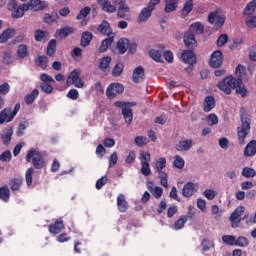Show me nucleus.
<instances>
[{"instance_id":"obj_1","label":"nucleus","mask_w":256,"mask_h":256,"mask_svg":"<svg viewBox=\"0 0 256 256\" xmlns=\"http://www.w3.org/2000/svg\"><path fill=\"white\" fill-rule=\"evenodd\" d=\"M241 126L237 128V135L240 145H245V138L251 133V120L247 114L241 115Z\"/></svg>"},{"instance_id":"obj_2","label":"nucleus","mask_w":256,"mask_h":256,"mask_svg":"<svg viewBox=\"0 0 256 256\" xmlns=\"http://www.w3.org/2000/svg\"><path fill=\"white\" fill-rule=\"evenodd\" d=\"M31 159L35 169H43V167L45 166L43 156L39 153V151L35 149H30V151L26 155V161L28 163H31Z\"/></svg>"},{"instance_id":"obj_3","label":"nucleus","mask_w":256,"mask_h":256,"mask_svg":"<svg viewBox=\"0 0 256 256\" xmlns=\"http://www.w3.org/2000/svg\"><path fill=\"white\" fill-rule=\"evenodd\" d=\"M8 9L12 12V17L15 19H21V17L25 15V11H29V6L27 4L19 6L16 0H11L8 3Z\"/></svg>"},{"instance_id":"obj_4","label":"nucleus","mask_w":256,"mask_h":256,"mask_svg":"<svg viewBox=\"0 0 256 256\" xmlns=\"http://www.w3.org/2000/svg\"><path fill=\"white\" fill-rule=\"evenodd\" d=\"M66 84L74 85L76 89H83L85 87V83L81 79V70L80 69H74L68 76Z\"/></svg>"},{"instance_id":"obj_5","label":"nucleus","mask_w":256,"mask_h":256,"mask_svg":"<svg viewBox=\"0 0 256 256\" xmlns=\"http://www.w3.org/2000/svg\"><path fill=\"white\" fill-rule=\"evenodd\" d=\"M115 107L122 109V115L126 124L131 125L133 123V110L127 107V103L123 101H117L114 103Z\"/></svg>"},{"instance_id":"obj_6","label":"nucleus","mask_w":256,"mask_h":256,"mask_svg":"<svg viewBox=\"0 0 256 256\" xmlns=\"http://www.w3.org/2000/svg\"><path fill=\"white\" fill-rule=\"evenodd\" d=\"M237 79L232 76L226 77L224 80L218 83V89L223 91L226 95H231V89H234Z\"/></svg>"},{"instance_id":"obj_7","label":"nucleus","mask_w":256,"mask_h":256,"mask_svg":"<svg viewBox=\"0 0 256 256\" xmlns=\"http://www.w3.org/2000/svg\"><path fill=\"white\" fill-rule=\"evenodd\" d=\"M123 91H125V88L122 84L111 83L106 90V95L109 99H115V97H117V95H121Z\"/></svg>"},{"instance_id":"obj_8","label":"nucleus","mask_w":256,"mask_h":256,"mask_svg":"<svg viewBox=\"0 0 256 256\" xmlns=\"http://www.w3.org/2000/svg\"><path fill=\"white\" fill-rule=\"evenodd\" d=\"M208 21L211 25H215L216 27H223V25H225V17L219 14L218 11L210 13Z\"/></svg>"},{"instance_id":"obj_9","label":"nucleus","mask_w":256,"mask_h":256,"mask_svg":"<svg viewBox=\"0 0 256 256\" xmlns=\"http://www.w3.org/2000/svg\"><path fill=\"white\" fill-rule=\"evenodd\" d=\"M209 63L214 69H219L223 65V53L219 50L214 51L211 54Z\"/></svg>"},{"instance_id":"obj_10","label":"nucleus","mask_w":256,"mask_h":256,"mask_svg":"<svg viewBox=\"0 0 256 256\" xmlns=\"http://www.w3.org/2000/svg\"><path fill=\"white\" fill-rule=\"evenodd\" d=\"M0 137L2 139L3 145H10L11 138L13 137V128L12 127L4 128L0 133Z\"/></svg>"},{"instance_id":"obj_11","label":"nucleus","mask_w":256,"mask_h":256,"mask_svg":"<svg viewBox=\"0 0 256 256\" xmlns=\"http://www.w3.org/2000/svg\"><path fill=\"white\" fill-rule=\"evenodd\" d=\"M195 183L193 182H187L182 189V195L184 197H193V195H195V192L197 191V189L195 188Z\"/></svg>"},{"instance_id":"obj_12","label":"nucleus","mask_w":256,"mask_h":256,"mask_svg":"<svg viewBox=\"0 0 256 256\" xmlns=\"http://www.w3.org/2000/svg\"><path fill=\"white\" fill-rule=\"evenodd\" d=\"M97 3L101 7L102 11H105V13H115V11H117L109 0H97Z\"/></svg>"},{"instance_id":"obj_13","label":"nucleus","mask_w":256,"mask_h":256,"mask_svg":"<svg viewBox=\"0 0 256 256\" xmlns=\"http://www.w3.org/2000/svg\"><path fill=\"white\" fill-rule=\"evenodd\" d=\"M153 8H150L149 6L143 8L138 15L137 22L138 23H145V21L149 20V17H151V13H153Z\"/></svg>"},{"instance_id":"obj_14","label":"nucleus","mask_w":256,"mask_h":256,"mask_svg":"<svg viewBox=\"0 0 256 256\" xmlns=\"http://www.w3.org/2000/svg\"><path fill=\"white\" fill-rule=\"evenodd\" d=\"M132 79L134 83H141L145 79V69L141 66H138L134 69Z\"/></svg>"},{"instance_id":"obj_15","label":"nucleus","mask_w":256,"mask_h":256,"mask_svg":"<svg viewBox=\"0 0 256 256\" xmlns=\"http://www.w3.org/2000/svg\"><path fill=\"white\" fill-rule=\"evenodd\" d=\"M193 147V140L192 139H186L181 140L176 144V150L183 152V151H189Z\"/></svg>"},{"instance_id":"obj_16","label":"nucleus","mask_w":256,"mask_h":256,"mask_svg":"<svg viewBox=\"0 0 256 256\" xmlns=\"http://www.w3.org/2000/svg\"><path fill=\"white\" fill-rule=\"evenodd\" d=\"M13 115H11V108H5L0 112V125L3 123H11Z\"/></svg>"},{"instance_id":"obj_17","label":"nucleus","mask_w":256,"mask_h":256,"mask_svg":"<svg viewBox=\"0 0 256 256\" xmlns=\"http://www.w3.org/2000/svg\"><path fill=\"white\" fill-rule=\"evenodd\" d=\"M117 208L121 213L127 212V209L129 208V204L127 203V200L125 199V195L119 194L117 196Z\"/></svg>"},{"instance_id":"obj_18","label":"nucleus","mask_w":256,"mask_h":256,"mask_svg":"<svg viewBox=\"0 0 256 256\" xmlns=\"http://www.w3.org/2000/svg\"><path fill=\"white\" fill-rule=\"evenodd\" d=\"M48 228L52 235H58V233H61L65 229V225L63 224V220H58L54 224L49 225Z\"/></svg>"},{"instance_id":"obj_19","label":"nucleus","mask_w":256,"mask_h":256,"mask_svg":"<svg viewBox=\"0 0 256 256\" xmlns=\"http://www.w3.org/2000/svg\"><path fill=\"white\" fill-rule=\"evenodd\" d=\"M182 61H184V63H187L188 65H193V63H196L197 58L195 57L193 51L186 50L182 53Z\"/></svg>"},{"instance_id":"obj_20","label":"nucleus","mask_w":256,"mask_h":256,"mask_svg":"<svg viewBox=\"0 0 256 256\" xmlns=\"http://www.w3.org/2000/svg\"><path fill=\"white\" fill-rule=\"evenodd\" d=\"M256 154V141H250L244 148V157H254Z\"/></svg>"},{"instance_id":"obj_21","label":"nucleus","mask_w":256,"mask_h":256,"mask_svg":"<svg viewBox=\"0 0 256 256\" xmlns=\"http://www.w3.org/2000/svg\"><path fill=\"white\" fill-rule=\"evenodd\" d=\"M110 65H111V57L106 56L100 59L99 68L101 71H103V73H109V71H111Z\"/></svg>"},{"instance_id":"obj_22","label":"nucleus","mask_w":256,"mask_h":256,"mask_svg":"<svg viewBox=\"0 0 256 256\" xmlns=\"http://www.w3.org/2000/svg\"><path fill=\"white\" fill-rule=\"evenodd\" d=\"M177 7H179V2L176 0H165V13H173L174 11H177Z\"/></svg>"},{"instance_id":"obj_23","label":"nucleus","mask_w":256,"mask_h":256,"mask_svg":"<svg viewBox=\"0 0 256 256\" xmlns=\"http://www.w3.org/2000/svg\"><path fill=\"white\" fill-rule=\"evenodd\" d=\"M117 49L121 55L127 53V49H129V39L121 38L118 40Z\"/></svg>"},{"instance_id":"obj_24","label":"nucleus","mask_w":256,"mask_h":256,"mask_svg":"<svg viewBox=\"0 0 256 256\" xmlns=\"http://www.w3.org/2000/svg\"><path fill=\"white\" fill-rule=\"evenodd\" d=\"M12 37H15V30L6 29L0 34V43H7Z\"/></svg>"},{"instance_id":"obj_25","label":"nucleus","mask_w":256,"mask_h":256,"mask_svg":"<svg viewBox=\"0 0 256 256\" xmlns=\"http://www.w3.org/2000/svg\"><path fill=\"white\" fill-rule=\"evenodd\" d=\"M184 43L186 47L193 48L197 44V40H195V34L188 32L184 35Z\"/></svg>"},{"instance_id":"obj_26","label":"nucleus","mask_w":256,"mask_h":256,"mask_svg":"<svg viewBox=\"0 0 256 256\" xmlns=\"http://www.w3.org/2000/svg\"><path fill=\"white\" fill-rule=\"evenodd\" d=\"M233 89H236V93L241 95V97H245L247 95V89L245 88V85H243V81L241 79H236Z\"/></svg>"},{"instance_id":"obj_27","label":"nucleus","mask_w":256,"mask_h":256,"mask_svg":"<svg viewBox=\"0 0 256 256\" xmlns=\"http://www.w3.org/2000/svg\"><path fill=\"white\" fill-rule=\"evenodd\" d=\"M10 197H11V190H9V186L5 185L0 187L1 201H4V203H9Z\"/></svg>"},{"instance_id":"obj_28","label":"nucleus","mask_w":256,"mask_h":256,"mask_svg":"<svg viewBox=\"0 0 256 256\" xmlns=\"http://www.w3.org/2000/svg\"><path fill=\"white\" fill-rule=\"evenodd\" d=\"M59 20V14L57 12H52L51 14L46 13L43 17L44 23H47V25H53V23H57Z\"/></svg>"},{"instance_id":"obj_29","label":"nucleus","mask_w":256,"mask_h":256,"mask_svg":"<svg viewBox=\"0 0 256 256\" xmlns=\"http://www.w3.org/2000/svg\"><path fill=\"white\" fill-rule=\"evenodd\" d=\"M215 108V98L213 96H208L204 100V112L209 113L212 109Z\"/></svg>"},{"instance_id":"obj_30","label":"nucleus","mask_w":256,"mask_h":256,"mask_svg":"<svg viewBox=\"0 0 256 256\" xmlns=\"http://www.w3.org/2000/svg\"><path fill=\"white\" fill-rule=\"evenodd\" d=\"M158 179L160 180V185H162V187L169 189V174H167V172H158Z\"/></svg>"},{"instance_id":"obj_31","label":"nucleus","mask_w":256,"mask_h":256,"mask_svg":"<svg viewBox=\"0 0 256 256\" xmlns=\"http://www.w3.org/2000/svg\"><path fill=\"white\" fill-rule=\"evenodd\" d=\"M131 11V8H129V5H127V2L124 4H120L117 12V17L120 19H125L127 17V13Z\"/></svg>"},{"instance_id":"obj_32","label":"nucleus","mask_w":256,"mask_h":256,"mask_svg":"<svg viewBox=\"0 0 256 256\" xmlns=\"http://www.w3.org/2000/svg\"><path fill=\"white\" fill-rule=\"evenodd\" d=\"M193 11V0H186L181 11L182 17H187Z\"/></svg>"},{"instance_id":"obj_33","label":"nucleus","mask_w":256,"mask_h":256,"mask_svg":"<svg viewBox=\"0 0 256 256\" xmlns=\"http://www.w3.org/2000/svg\"><path fill=\"white\" fill-rule=\"evenodd\" d=\"M21 185H23V178H13L9 182L11 191H19Z\"/></svg>"},{"instance_id":"obj_34","label":"nucleus","mask_w":256,"mask_h":256,"mask_svg":"<svg viewBox=\"0 0 256 256\" xmlns=\"http://www.w3.org/2000/svg\"><path fill=\"white\" fill-rule=\"evenodd\" d=\"M147 189L150 191V193H152L153 197H155V199H161L162 195H163V188L159 187V186H151L148 185Z\"/></svg>"},{"instance_id":"obj_35","label":"nucleus","mask_w":256,"mask_h":256,"mask_svg":"<svg viewBox=\"0 0 256 256\" xmlns=\"http://www.w3.org/2000/svg\"><path fill=\"white\" fill-rule=\"evenodd\" d=\"M98 31L102 33V35H109L112 34L111 32V26L108 24L107 21H103L99 26H98Z\"/></svg>"},{"instance_id":"obj_36","label":"nucleus","mask_w":256,"mask_h":256,"mask_svg":"<svg viewBox=\"0 0 256 256\" xmlns=\"http://www.w3.org/2000/svg\"><path fill=\"white\" fill-rule=\"evenodd\" d=\"M47 37H49V33L47 31H43L41 29H37L34 32V39L37 42L45 41V39H47Z\"/></svg>"},{"instance_id":"obj_37","label":"nucleus","mask_w":256,"mask_h":256,"mask_svg":"<svg viewBox=\"0 0 256 256\" xmlns=\"http://www.w3.org/2000/svg\"><path fill=\"white\" fill-rule=\"evenodd\" d=\"M167 167V159L164 157H160L156 162H155V171L157 173H161Z\"/></svg>"},{"instance_id":"obj_38","label":"nucleus","mask_w":256,"mask_h":256,"mask_svg":"<svg viewBox=\"0 0 256 256\" xmlns=\"http://www.w3.org/2000/svg\"><path fill=\"white\" fill-rule=\"evenodd\" d=\"M93 40V34L91 32H84L81 38V46L87 47Z\"/></svg>"},{"instance_id":"obj_39","label":"nucleus","mask_w":256,"mask_h":256,"mask_svg":"<svg viewBox=\"0 0 256 256\" xmlns=\"http://www.w3.org/2000/svg\"><path fill=\"white\" fill-rule=\"evenodd\" d=\"M39 97V90L34 89L30 94L26 95L25 103L26 105H31Z\"/></svg>"},{"instance_id":"obj_40","label":"nucleus","mask_w":256,"mask_h":256,"mask_svg":"<svg viewBox=\"0 0 256 256\" xmlns=\"http://www.w3.org/2000/svg\"><path fill=\"white\" fill-rule=\"evenodd\" d=\"M27 127H29V121L27 120L21 121L18 125V130L16 132V135L18 137H23V135H25V129H27Z\"/></svg>"},{"instance_id":"obj_41","label":"nucleus","mask_w":256,"mask_h":256,"mask_svg":"<svg viewBox=\"0 0 256 256\" xmlns=\"http://www.w3.org/2000/svg\"><path fill=\"white\" fill-rule=\"evenodd\" d=\"M112 44H113V36L103 40L99 48L100 53H105V51H107V49H109V46H111Z\"/></svg>"},{"instance_id":"obj_42","label":"nucleus","mask_w":256,"mask_h":256,"mask_svg":"<svg viewBox=\"0 0 256 256\" xmlns=\"http://www.w3.org/2000/svg\"><path fill=\"white\" fill-rule=\"evenodd\" d=\"M190 33H195L196 35H202L203 33V24H201L200 22H196V23H193L191 26H190Z\"/></svg>"},{"instance_id":"obj_43","label":"nucleus","mask_w":256,"mask_h":256,"mask_svg":"<svg viewBox=\"0 0 256 256\" xmlns=\"http://www.w3.org/2000/svg\"><path fill=\"white\" fill-rule=\"evenodd\" d=\"M241 175L246 179H253V177L256 175V171L253 168L245 167L242 169Z\"/></svg>"},{"instance_id":"obj_44","label":"nucleus","mask_w":256,"mask_h":256,"mask_svg":"<svg viewBox=\"0 0 256 256\" xmlns=\"http://www.w3.org/2000/svg\"><path fill=\"white\" fill-rule=\"evenodd\" d=\"M57 49V40L52 39L47 46V55H49L50 57L55 55V51Z\"/></svg>"},{"instance_id":"obj_45","label":"nucleus","mask_w":256,"mask_h":256,"mask_svg":"<svg viewBox=\"0 0 256 256\" xmlns=\"http://www.w3.org/2000/svg\"><path fill=\"white\" fill-rule=\"evenodd\" d=\"M28 55L27 45L20 44L17 50V56L19 59H25Z\"/></svg>"},{"instance_id":"obj_46","label":"nucleus","mask_w":256,"mask_h":256,"mask_svg":"<svg viewBox=\"0 0 256 256\" xmlns=\"http://www.w3.org/2000/svg\"><path fill=\"white\" fill-rule=\"evenodd\" d=\"M249 245V240L245 236H240L235 238L234 246L236 247H247Z\"/></svg>"},{"instance_id":"obj_47","label":"nucleus","mask_w":256,"mask_h":256,"mask_svg":"<svg viewBox=\"0 0 256 256\" xmlns=\"http://www.w3.org/2000/svg\"><path fill=\"white\" fill-rule=\"evenodd\" d=\"M187 223V216H181L174 224V229L176 231H179L185 227V224Z\"/></svg>"},{"instance_id":"obj_48","label":"nucleus","mask_w":256,"mask_h":256,"mask_svg":"<svg viewBox=\"0 0 256 256\" xmlns=\"http://www.w3.org/2000/svg\"><path fill=\"white\" fill-rule=\"evenodd\" d=\"M255 9H256V2L255 1L249 2L244 9V15H253L255 13Z\"/></svg>"},{"instance_id":"obj_49","label":"nucleus","mask_w":256,"mask_h":256,"mask_svg":"<svg viewBox=\"0 0 256 256\" xmlns=\"http://www.w3.org/2000/svg\"><path fill=\"white\" fill-rule=\"evenodd\" d=\"M71 33H73V28H63L58 31V37L59 39H66Z\"/></svg>"},{"instance_id":"obj_50","label":"nucleus","mask_w":256,"mask_h":256,"mask_svg":"<svg viewBox=\"0 0 256 256\" xmlns=\"http://www.w3.org/2000/svg\"><path fill=\"white\" fill-rule=\"evenodd\" d=\"M150 57L151 59H153V61L161 63L162 52L159 50L152 49L150 50Z\"/></svg>"},{"instance_id":"obj_51","label":"nucleus","mask_w":256,"mask_h":256,"mask_svg":"<svg viewBox=\"0 0 256 256\" xmlns=\"http://www.w3.org/2000/svg\"><path fill=\"white\" fill-rule=\"evenodd\" d=\"M141 173L144 177H149L151 175V167L149 166V162L141 163Z\"/></svg>"},{"instance_id":"obj_52","label":"nucleus","mask_w":256,"mask_h":256,"mask_svg":"<svg viewBox=\"0 0 256 256\" xmlns=\"http://www.w3.org/2000/svg\"><path fill=\"white\" fill-rule=\"evenodd\" d=\"M173 165L176 169H183L185 167V160L181 156H175Z\"/></svg>"},{"instance_id":"obj_53","label":"nucleus","mask_w":256,"mask_h":256,"mask_svg":"<svg viewBox=\"0 0 256 256\" xmlns=\"http://www.w3.org/2000/svg\"><path fill=\"white\" fill-rule=\"evenodd\" d=\"M206 121L210 127H213V125H217L219 123V117L212 113L206 117Z\"/></svg>"},{"instance_id":"obj_54","label":"nucleus","mask_w":256,"mask_h":256,"mask_svg":"<svg viewBox=\"0 0 256 256\" xmlns=\"http://www.w3.org/2000/svg\"><path fill=\"white\" fill-rule=\"evenodd\" d=\"M29 9H32V11H39L41 9V0H30L29 4H27Z\"/></svg>"},{"instance_id":"obj_55","label":"nucleus","mask_w":256,"mask_h":256,"mask_svg":"<svg viewBox=\"0 0 256 256\" xmlns=\"http://www.w3.org/2000/svg\"><path fill=\"white\" fill-rule=\"evenodd\" d=\"M203 195L206 199H208V201H213V199H215V197H217V192L213 189H206L203 192Z\"/></svg>"},{"instance_id":"obj_56","label":"nucleus","mask_w":256,"mask_h":256,"mask_svg":"<svg viewBox=\"0 0 256 256\" xmlns=\"http://www.w3.org/2000/svg\"><path fill=\"white\" fill-rule=\"evenodd\" d=\"M91 13V8L90 7H84L82 10H80L79 14L76 16V19L78 21H81V19H85L87 15Z\"/></svg>"},{"instance_id":"obj_57","label":"nucleus","mask_w":256,"mask_h":256,"mask_svg":"<svg viewBox=\"0 0 256 256\" xmlns=\"http://www.w3.org/2000/svg\"><path fill=\"white\" fill-rule=\"evenodd\" d=\"M243 213H245V207L239 206L234 210L230 217H232V219H239Z\"/></svg>"},{"instance_id":"obj_58","label":"nucleus","mask_w":256,"mask_h":256,"mask_svg":"<svg viewBox=\"0 0 256 256\" xmlns=\"http://www.w3.org/2000/svg\"><path fill=\"white\" fill-rule=\"evenodd\" d=\"M135 143L138 145V147H143L149 143V139L145 136H137L135 138Z\"/></svg>"},{"instance_id":"obj_59","label":"nucleus","mask_w":256,"mask_h":256,"mask_svg":"<svg viewBox=\"0 0 256 256\" xmlns=\"http://www.w3.org/2000/svg\"><path fill=\"white\" fill-rule=\"evenodd\" d=\"M123 63L119 62L115 65L113 71H112V75L114 77H119V75H121L123 73Z\"/></svg>"},{"instance_id":"obj_60","label":"nucleus","mask_w":256,"mask_h":256,"mask_svg":"<svg viewBox=\"0 0 256 256\" xmlns=\"http://www.w3.org/2000/svg\"><path fill=\"white\" fill-rule=\"evenodd\" d=\"M222 241L225 245L235 246V236L224 235L222 236Z\"/></svg>"},{"instance_id":"obj_61","label":"nucleus","mask_w":256,"mask_h":256,"mask_svg":"<svg viewBox=\"0 0 256 256\" xmlns=\"http://www.w3.org/2000/svg\"><path fill=\"white\" fill-rule=\"evenodd\" d=\"M139 160L141 163H149L151 161V154L148 152H140Z\"/></svg>"},{"instance_id":"obj_62","label":"nucleus","mask_w":256,"mask_h":256,"mask_svg":"<svg viewBox=\"0 0 256 256\" xmlns=\"http://www.w3.org/2000/svg\"><path fill=\"white\" fill-rule=\"evenodd\" d=\"M11 151L6 150L5 152H3L0 155V161L4 162V163H9V161H11Z\"/></svg>"},{"instance_id":"obj_63","label":"nucleus","mask_w":256,"mask_h":256,"mask_svg":"<svg viewBox=\"0 0 256 256\" xmlns=\"http://www.w3.org/2000/svg\"><path fill=\"white\" fill-rule=\"evenodd\" d=\"M68 99H72V101H77L79 99V91L77 89H71L67 94Z\"/></svg>"},{"instance_id":"obj_64","label":"nucleus","mask_w":256,"mask_h":256,"mask_svg":"<svg viewBox=\"0 0 256 256\" xmlns=\"http://www.w3.org/2000/svg\"><path fill=\"white\" fill-rule=\"evenodd\" d=\"M246 25L250 28L256 27V16H249L246 19Z\"/></svg>"}]
</instances>
